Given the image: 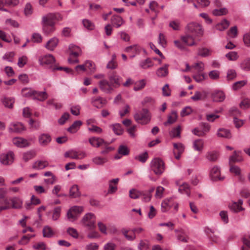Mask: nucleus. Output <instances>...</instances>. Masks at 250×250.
Instances as JSON below:
<instances>
[{"instance_id":"a18cd8bd","label":"nucleus","mask_w":250,"mask_h":250,"mask_svg":"<svg viewBox=\"0 0 250 250\" xmlns=\"http://www.w3.org/2000/svg\"><path fill=\"white\" fill-rule=\"evenodd\" d=\"M181 131V126L180 125H179L176 127L173 128L171 131L170 132L169 134L170 136L172 137H180Z\"/></svg>"},{"instance_id":"09e8293b","label":"nucleus","mask_w":250,"mask_h":250,"mask_svg":"<svg viewBox=\"0 0 250 250\" xmlns=\"http://www.w3.org/2000/svg\"><path fill=\"white\" fill-rule=\"evenodd\" d=\"M36 155V153L33 150L27 151L23 154V160L25 162H27L29 160L33 158Z\"/></svg>"},{"instance_id":"8fccbe9b","label":"nucleus","mask_w":250,"mask_h":250,"mask_svg":"<svg viewBox=\"0 0 250 250\" xmlns=\"http://www.w3.org/2000/svg\"><path fill=\"white\" fill-rule=\"evenodd\" d=\"M142 104L144 106H149L155 104V100L150 97H146L142 101Z\"/></svg>"},{"instance_id":"7c9ffc66","label":"nucleus","mask_w":250,"mask_h":250,"mask_svg":"<svg viewBox=\"0 0 250 250\" xmlns=\"http://www.w3.org/2000/svg\"><path fill=\"white\" fill-rule=\"evenodd\" d=\"M82 125V122L81 121H76L67 128V131L71 133H75L78 131Z\"/></svg>"},{"instance_id":"79ce46f5","label":"nucleus","mask_w":250,"mask_h":250,"mask_svg":"<svg viewBox=\"0 0 250 250\" xmlns=\"http://www.w3.org/2000/svg\"><path fill=\"white\" fill-rule=\"evenodd\" d=\"M229 26V22L226 20H223L216 25V29L219 31H223L227 29Z\"/></svg>"},{"instance_id":"e433bc0d","label":"nucleus","mask_w":250,"mask_h":250,"mask_svg":"<svg viewBox=\"0 0 250 250\" xmlns=\"http://www.w3.org/2000/svg\"><path fill=\"white\" fill-rule=\"evenodd\" d=\"M177 185L179 186L178 190L181 193H185L188 196L190 195V190L189 188V186L187 183H183L182 185H178L177 183Z\"/></svg>"},{"instance_id":"de8ad7c7","label":"nucleus","mask_w":250,"mask_h":250,"mask_svg":"<svg viewBox=\"0 0 250 250\" xmlns=\"http://www.w3.org/2000/svg\"><path fill=\"white\" fill-rule=\"evenodd\" d=\"M130 198L136 199L140 198L142 194V191H139L135 188L130 189L129 191Z\"/></svg>"},{"instance_id":"5701e85b","label":"nucleus","mask_w":250,"mask_h":250,"mask_svg":"<svg viewBox=\"0 0 250 250\" xmlns=\"http://www.w3.org/2000/svg\"><path fill=\"white\" fill-rule=\"evenodd\" d=\"M59 40L55 37L50 39L46 43L45 48L50 51H53L58 45Z\"/></svg>"},{"instance_id":"bf43d9fd","label":"nucleus","mask_w":250,"mask_h":250,"mask_svg":"<svg viewBox=\"0 0 250 250\" xmlns=\"http://www.w3.org/2000/svg\"><path fill=\"white\" fill-rule=\"evenodd\" d=\"M228 11L226 8H222L220 9H215L212 11V14L214 16H222L228 13Z\"/></svg>"},{"instance_id":"13d9d810","label":"nucleus","mask_w":250,"mask_h":250,"mask_svg":"<svg viewBox=\"0 0 250 250\" xmlns=\"http://www.w3.org/2000/svg\"><path fill=\"white\" fill-rule=\"evenodd\" d=\"M118 152L119 154L125 156L129 154V150L126 146L121 145L118 148Z\"/></svg>"},{"instance_id":"603ef678","label":"nucleus","mask_w":250,"mask_h":250,"mask_svg":"<svg viewBox=\"0 0 250 250\" xmlns=\"http://www.w3.org/2000/svg\"><path fill=\"white\" fill-rule=\"evenodd\" d=\"M208 75L210 79L215 81L219 79L220 73L218 70H213L209 71Z\"/></svg>"},{"instance_id":"69168bd1","label":"nucleus","mask_w":250,"mask_h":250,"mask_svg":"<svg viewBox=\"0 0 250 250\" xmlns=\"http://www.w3.org/2000/svg\"><path fill=\"white\" fill-rule=\"evenodd\" d=\"M67 233L72 236L74 238H78L79 237V233L76 230V229L69 227L66 230Z\"/></svg>"},{"instance_id":"72a5a7b5","label":"nucleus","mask_w":250,"mask_h":250,"mask_svg":"<svg viewBox=\"0 0 250 250\" xmlns=\"http://www.w3.org/2000/svg\"><path fill=\"white\" fill-rule=\"evenodd\" d=\"M48 165V163L46 161H37L33 165V168L40 170L45 168Z\"/></svg>"},{"instance_id":"20e7f679","label":"nucleus","mask_w":250,"mask_h":250,"mask_svg":"<svg viewBox=\"0 0 250 250\" xmlns=\"http://www.w3.org/2000/svg\"><path fill=\"white\" fill-rule=\"evenodd\" d=\"M150 167L152 171L157 175H161L165 171V164L162 159L154 158L150 162Z\"/></svg>"},{"instance_id":"dca6fc26","label":"nucleus","mask_w":250,"mask_h":250,"mask_svg":"<svg viewBox=\"0 0 250 250\" xmlns=\"http://www.w3.org/2000/svg\"><path fill=\"white\" fill-rule=\"evenodd\" d=\"M142 48L137 44L127 46L125 48L126 52L132 54L130 57L131 58L135 57L137 54H139Z\"/></svg>"},{"instance_id":"412c9836","label":"nucleus","mask_w":250,"mask_h":250,"mask_svg":"<svg viewBox=\"0 0 250 250\" xmlns=\"http://www.w3.org/2000/svg\"><path fill=\"white\" fill-rule=\"evenodd\" d=\"M243 204V200L239 199L237 202H233L229 206V208L231 210L234 212H239L244 210V208L242 207Z\"/></svg>"},{"instance_id":"c9c22d12","label":"nucleus","mask_w":250,"mask_h":250,"mask_svg":"<svg viewBox=\"0 0 250 250\" xmlns=\"http://www.w3.org/2000/svg\"><path fill=\"white\" fill-rule=\"evenodd\" d=\"M133 89L135 91L143 89L146 85V81L145 79L140 80L134 83Z\"/></svg>"},{"instance_id":"338daca9","label":"nucleus","mask_w":250,"mask_h":250,"mask_svg":"<svg viewBox=\"0 0 250 250\" xmlns=\"http://www.w3.org/2000/svg\"><path fill=\"white\" fill-rule=\"evenodd\" d=\"M173 146H174V150H173L174 153H175L177 152L183 153L184 150V146L181 143H174V144H173Z\"/></svg>"},{"instance_id":"b1692460","label":"nucleus","mask_w":250,"mask_h":250,"mask_svg":"<svg viewBox=\"0 0 250 250\" xmlns=\"http://www.w3.org/2000/svg\"><path fill=\"white\" fill-rule=\"evenodd\" d=\"M111 24L115 27L119 28L125 22L121 17L118 15H113L111 19Z\"/></svg>"},{"instance_id":"a211bd4d","label":"nucleus","mask_w":250,"mask_h":250,"mask_svg":"<svg viewBox=\"0 0 250 250\" xmlns=\"http://www.w3.org/2000/svg\"><path fill=\"white\" fill-rule=\"evenodd\" d=\"M216 135L218 137L229 139L232 137L230 130L225 128H219L218 129Z\"/></svg>"},{"instance_id":"6e6d98bb","label":"nucleus","mask_w":250,"mask_h":250,"mask_svg":"<svg viewBox=\"0 0 250 250\" xmlns=\"http://www.w3.org/2000/svg\"><path fill=\"white\" fill-rule=\"evenodd\" d=\"M2 102L5 107L12 108L14 100L13 98L5 97L2 99Z\"/></svg>"},{"instance_id":"f257e3e1","label":"nucleus","mask_w":250,"mask_h":250,"mask_svg":"<svg viewBox=\"0 0 250 250\" xmlns=\"http://www.w3.org/2000/svg\"><path fill=\"white\" fill-rule=\"evenodd\" d=\"M187 35L180 37L181 41L188 46H193L196 43L194 41L195 38L202 36L203 30L202 26L198 23L190 22L188 23L186 28Z\"/></svg>"},{"instance_id":"a19ab883","label":"nucleus","mask_w":250,"mask_h":250,"mask_svg":"<svg viewBox=\"0 0 250 250\" xmlns=\"http://www.w3.org/2000/svg\"><path fill=\"white\" fill-rule=\"evenodd\" d=\"M211 54V50L207 48L202 47L198 49V55L202 57H207L210 56Z\"/></svg>"},{"instance_id":"37998d69","label":"nucleus","mask_w":250,"mask_h":250,"mask_svg":"<svg viewBox=\"0 0 250 250\" xmlns=\"http://www.w3.org/2000/svg\"><path fill=\"white\" fill-rule=\"evenodd\" d=\"M110 127L112 128L115 134L118 135H121L123 132L122 126L119 124L111 125Z\"/></svg>"},{"instance_id":"0e129e2a","label":"nucleus","mask_w":250,"mask_h":250,"mask_svg":"<svg viewBox=\"0 0 250 250\" xmlns=\"http://www.w3.org/2000/svg\"><path fill=\"white\" fill-rule=\"evenodd\" d=\"M83 26L88 30H92L95 28L94 24L90 21L85 19L83 21Z\"/></svg>"},{"instance_id":"e2e57ef3","label":"nucleus","mask_w":250,"mask_h":250,"mask_svg":"<svg viewBox=\"0 0 250 250\" xmlns=\"http://www.w3.org/2000/svg\"><path fill=\"white\" fill-rule=\"evenodd\" d=\"M67 216L69 221L74 222L77 219L79 216L74 211H72L71 209L70 208L67 211Z\"/></svg>"},{"instance_id":"58836bf2","label":"nucleus","mask_w":250,"mask_h":250,"mask_svg":"<svg viewBox=\"0 0 250 250\" xmlns=\"http://www.w3.org/2000/svg\"><path fill=\"white\" fill-rule=\"evenodd\" d=\"M177 115L175 111H172L171 114L168 116L167 121L164 123L165 125L174 123L177 120Z\"/></svg>"},{"instance_id":"393cba45","label":"nucleus","mask_w":250,"mask_h":250,"mask_svg":"<svg viewBox=\"0 0 250 250\" xmlns=\"http://www.w3.org/2000/svg\"><path fill=\"white\" fill-rule=\"evenodd\" d=\"M69 50H70V56L71 57H77L81 52L80 48L73 44L69 45Z\"/></svg>"},{"instance_id":"774afa93","label":"nucleus","mask_w":250,"mask_h":250,"mask_svg":"<svg viewBox=\"0 0 250 250\" xmlns=\"http://www.w3.org/2000/svg\"><path fill=\"white\" fill-rule=\"evenodd\" d=\"M86 69H89L90 73H93L96 70L95 64L91 61H86L85 62Z\"/></svg>"},{"instance_id":"052dcab7","label":"nucleus","mask_w":250,"mask_h":250,"mask_svg":"<svg viewBox=\"0 0 250 250\" xmlns=\"http://www.w3.org/2000/svg\"><path fill=\"white\" fill-rule=\"evenodd\" d=\"M97 225L100 232L105 235H107L108 234L107 229L108 227H106L105 224L103 223L102 222H98L97 223Z\"/></svg>"},{"instance_id":"f3484780","label":"nucleus","mask_w":250,"mask_h":250,"mask_svg":"<svg viewBox=\"0 0 250 250\" xmlns=\"http://www.w3.org/2000/svg\"><path fill=\"white\" fill-rule=\"evenodd\" d=\"M56 16L52 13H49L42 17V24L55 25Z\"/></svg>"},{"instance_id":"4be33fe9","label":"nucleus","mask_w":250,"mask_h":250,"mask_svg":"<svg viewBox=\"0 0 250 250\" xmlns=\"http://www.w3.org/2000/svg\"><path fill=\"white\" fill-rule=\"evenodd\" d=\"M173 198H170L164 200L161 204V209L162 212H167L173 206Z\"/></svg>"},{"instance_id":"5fc2aeb1","label":"nucleus","mask_w":250,"mask_h":250,"mask_svg":"<svg viewBox=\"0 0 250 250\" xmlns=\"http://www.w3.org/2000/svg\"><path fill=\"white\" fill-rule=\"evenodd\" d=\"M237 76V73L235 70L233 69H229L227 72V80L228 81H232L234 80Z\"/></svg>"},{"instance_id":"f03ea898","label":"nucleus","mask_w":250,"mask_h":250,"mask_svg":"<svg viewBox=\"0 0 250 250\" xmlns=\"http://www.w3.org/2000/svg\"><path fill=\"white\" fill-rule=\"evenodd\" d=\"M135 121L142 125H146L149 123L151 119V114L148 109L143 108L138 110L134 114Z\"/></svg>"},{"instance_id":"39448f33","label":"nucleus","mask_w":250,"mask_h":250,"mask_svg":"<svg viewBox=\"0 0 250 250\" xmlns=\"http://www.w3.org/2000/svg\"><path fill=\"white\" fill-rule=\"evenodd\" d=\"M15 155L12 151H8L0 154V163L3 166H10L15 160Z\"/></svg>"},{"instance_id":"6e6552de","label":"nucleus","mask_w":250,"mask_h":250,"mask_svg":"<svg viewBox=\"0 0 250 250\" xmlns=\"http://www.w3.org/2000/svg\"><path fill=\"white\" fill-rule=\"evenodd\" d=\"M210 176L212 180H223L224 177L220 175V168L217 166H214L210 170Z\"/></svg>"},{"instance_id":"2f4dec72","label":"nucleus","mask_w":250,"mask_h":250,"mask_svg":"<svg viewBox=\"0 0 250 250\" xmlns=\"http://www.w3.org/2000/svg\"><path fill=\"white\" fill-rule=\"evenodd\" d=\"M204 142L202 139H197L193 141V147L194 150L202 151L203 149Z\"/></svg>"},{"instance_id":"c03bdc74","label":"nucleus","mask_w":250,"mask_h":250,"mask_svg":"<svg viewBox=\"0 0 250 250\" xmlns=\"http://www.w3.org/2000/svg\"><path fill=\"white\" fill-rule=\"evenodd\" d=\"M43 235L45 237L50 238L52 237L54 235V232L52 229L48 226H45L43 228Z\"/></svg>"},{"instance_id":"4d7b16f0","label":"nucleus","mask_w":250,"mask_h":250,"mask_svg":"<svg viewBox=\"0 0 250 250\" xmlns=\"http://www.w3.org/2000/svg\"><path fill=\"white\" fill-rule=\"evenodd\" d=\"M247 83V81L246 80L237 81L233 84L232 87L233 90H237L245 85Z\"/></svg>"},{"instance_id":"4c0bfd02","label":"nucleus","mask_w":250,"mask_h":250,"mask_svg":"<svg viewBox=\"0 0 250 250\" xmlns=\"http://www.w3.org/2000/svg\"><path fill=\"white\" fill-rule=\"evenodd\" d=\"M206 158L209 161L215 162L218 157V152L216 151H211L207 153Z\"/></svg>"},{"instance_id":"6ab92c4d","label":"nucleus","mask_w":250,"mask_h":250,"mask_svg":"<svg viewBox=\"0 0 250 250\" xmlns=\"http://www.w3.org/2000/svg\"><path fill=\"white\" fill-rule=\"evenodd\" d=\"M101 89L106 93H110L113 90L112 86L106 80H103L99 82Z\"/></svg>"},{"instance_id":"7ed1b4c3","label":"nucleus","mask_w":250,"mask_h":250,"mask_svg":"<svg viewBox=\"0 0 250 250\" xmlns=\"http://www.w3.org/2000/svg\"><path fill=\"white\" fill-rule=\"evenodd\" d=\"M96 216L91 212L86 213L82 218L80 224L88 230H93L96 228Z\"/></svg>"},{"instance_id":"c85d7f7f","label":"nucleus","mask_w":250,"mask_h":250,"mask_svg":"<svg viewBox=\"0 0 250 250\" xmlns=\"http://www.w3.org/2000/svg\"><path fill=\"white\" fill-rule=\"evenodd\" d=\"M107 161L108 159L106 157L101 156H95L92 159V163L96 166H103Z\"/></svg>"},{"instance_id":"aec40b11","label":"nucleus","mask_w":250,"mask_h":250,"mask_svg":"<svg viewBox=\"0 0 250 250\" xmlns=\"http://www.w3.org/2000/svg\"><path fill=\"white\" fill-rule=\"evenodd\" d=\"M89 143L93 147H99L105 144L106 142L102 138L96 137H92L89 138Z\"/></svg>"},{"instance_id":"4468645a","label":"nucleus","mask_w":250,"mask_h":250,"mask_svg":"<svg viewBox=\"0 0 250 250\" xmlns=\"http://www.w3.org/2000/svg\"><path fill=\"white\" fill-rule=\"evenodd\" d=\"M13 144L19 147H25L29 146L28 141L21 137H15L12 140Z\"/></svg>"},{"instance_id":"2eb2a0df","label":"nucleus","mask_w":250,"mask_h":250,"mask_svg":"<svg viewBox=\"0 0 250 250\" xmlns=\"http://www.w3.org/2000/svg\"><path fill=\"white\" fill-rule=\"evenodd\" d=\"M107 101L101 97H93L91 99V104L92 105L98 108H101L106 104Z\"/></svg>"},{"instance_id":"cd10ccee","label":"nucleus","mask_w":250,"mask_h":250,"mask_svg":"<svg viewBox=\"0 0 250 250\" xmlns=\"http://www.w3.org/2000/svg\"><path fill=\"white\" fill-rule=\"evenodd\" d=\"M154 65V63L149 58H147L144 60L141 61L139 63V66L144 69H147L152 67Z\"/></svg>"},{"instance_id":"ea45409f","label":"nucleus","mask_w":250,"mask_h":250,"mask_svg":"<svg viewBox=\"0 0 250 250\" xmlns=\"http://www.w3.org/2000/svg\"><path fill=\"white\" fill-rule=\"evenodd\" d=\"M240 68L244 71H250V58H247L244 60L240 63Z\"/></svg>"},{"instance_id":"864d4df0","label":"nucleus","mask_w":250,"mask_h":250,"mask_svg":"<svg viewBox=\"0 0 250 250\" xmlns=\"http://www.w3.org/2000/svg\"><path fill=\"white\" fill-rule=\"evenodd\" d=\"M191 68H193L198 73L203 71L205 69V65L202 62H199L194 64Z\"/></svg>"},{"instance_id":"3c124183","label":"nucleus","mask_w":250,"mask_h":250,"mask_svg":"<svg viewBox=\"0 0 250 250\" xmlns=\"http://www.w3.org/2000/svg\"><path fill=\"white\" fill-rule=\"evenodd\" d=\"M28 61L26 56L22 55L19 58L17 65L20 68H22L27 63Z\"/></svg>"},{"instance_id":"a878e982","label":"nucleus","mask_w":250,"mask_h":250,"mask_svg":"<svg viewBox=\"0 0 250 250\" xmlns=\"http://www.w3.org/2000/svg\"><path fill=\"white\" fill-rule=\"evenodd\" d=\"M243 161V158L240 151H235L232 155L229 158V164L231 163L240 162Z\"/></svg>"},{"instance_id":"423d86ee","label":"nucleus","mask_w":250,"mask_h":250,"mask_svg":"<svg viewBox=\"0 0 250 250\" xmlns=\"http://www.w3.org/2000/svg\"><path fill=\"white\" fill-rule=\"evenodd\" d=\"M38 61L41 65L50 67H52V64L55 62V58L51 54L42 55L39 57Z\"/></svg>"},{"instance_id":"49530a36","label":"nucleus","mask_w":250,"mask_h":250,"mask_svg":"<svg viewBox=\"0 0 250 250\" xmlns=\"http://www.w3.org/2000/svg\"><path fill=\"white\" fill-rule=\"evenodd\" d=\"M42 31L46 35H48L53 32L55 30V25L42 24Z\"/></svg>"},{"instance_id":"680f3d73","label":"nucleus","mask_w":250,"mask_h":250,"mask_svg":"<svg viewBox=\"0 0 250 250\" xmlns=\"http://www.w3.org/2000/svg\"><path fill=\"white\" fill-rule=\"evenodd\" d=\"M226 57L229 61H236L238 59L239 56L236 52L231 51L227 53L225 55Z\"/></svg>"},{"instance_id":"f8f14e48","label":"nucleus","mask_w":250,"mask_h":250,"mask_svg":"<svg viewBox=\"0 0 250 250\" xmlns=\"http://www.w3.org/2000/svg\"><path fill=\"white\" fill-rule=\"evenodd\" d=\"M109 80L111 85L114 87H116L120 85L122 78L116 72H113L109 77Z\"/></svg>"},{"instance_id":"f704fd0d","label":"nucleus","mask_w":250,"mask_h":250,"mask_svg":"<svg viewBox=\"0 0 250 250\" xmlns=\"http://www.w3.org/2000/svg\"><path fill=\"white\" fill-rule=\"evenodd\" d=\"M69 195L72 198H77L80 196L78 186L76 185L72 186L69 190Z\"/></svg>"},{"instance_id":"bb28decb","label":"nucleus","mask_w":250,"mask_h":250,"mask_svg":"<svg viewBox=\"0 0 250 250\" xmlns=\"http://www.w3.org/2000/svg\"><path fill=\"white\" fill-rule=\"evenodd\" d=\"M168 64H166L164 66L159 68L156 71V75L159 77H165L168 74Z\"/></svg>"},{"instance_id":"ddd939ff","label":"nucleus","mask_w":250,"mask_h":250,"mask_svg":"<svg viewBox=\"0 0 250 250\" xmlns=\"http://www.w3.org/2000/svg\"><path fill=\"white\" fill-rule=\"evenodd\" d=\"M10 132L21 133L25 130L23 124L21 123H12L8 128Z\"/></svg>"},{"instance_id":"9d476101","label":"nucleus","mask_w":250,"mask_h":250,"mask_svg":"<svg viewBox=\"0 0 250 250\" xmlns=\"http://www.w3.org/2000/svg\"><path fill=\"white\" fill-rule=\"evenodd\" d=\"M51 137L48 133H43L38 136V141L40 146H47L51 141Z\"/></svg>"},{"instance_id":"0eeeda50","label":"nucleus","mask_w":250,"mask_h":250,"mask_svg":"<svg viewBox=\"0 0 250 250\" xmlns=\"http://www.w3.org/2000/svg\"><path fill=\"white\" fill-rule=\"evenodd\" d=\"M65 157H69L72 159H82L86 157V154L83 151H77L70 150L66 152L64 154Z\"/></svg>"},{"instance_id":"9b49d317","label":"nucleus","mask_w":250,"mask_h":250,"mask_svg":"<svg viewBox=\"0 0 250 250\" xmlns=\"http://www.w3.org/2000/svg\"><path fill=\"white\" fill-rule=\"evenodd\" d=\"M11 208L20 209L23 205L22 200L18 196H14L9 198Z\"/></svg>"},{"instance_id":"c756f323","label":"nucleus","mask_w":250,"mask_h":250,"mask_svg":"<svg viewBox=\"0 0 250 250\" xmlns=\"http://www.w3.org/2000/svg\"><path fill=\"white\" fill-rule=\"evenodd\" d=\"M11 208L9 199L4 198L0 200V212Z\"/></svg>"},{"instance_id":"473e14b6","label":"nucleus","mask_w":250,"mask_h":250,"mask_svg":"<svg viewBox=\"0 0 250 250\" xmlns=\"http://www.w3.org/2000/svg\"><path fill=\"white\" fill-rule=\"evenodd\" d=\"M48 95L45 91H35L33 99H37L41 101H43L47 98Z\"/></svg>"},{"instance_id":"1a4fd4ad","label":"nucleus","mask_w":250,"mask_h":250,"mask_svg":"<svg viewBox=\"0 0 250 250\" xmlns=\"http://www.w3.org/2000/svg\"><path fill=\"white\" fill-rule=\"evenodd\" d=\"M211 98L213 102H222L225 99L226 96L222 91L215 90L211 93Z\"/></svg>"}]
</instances>
